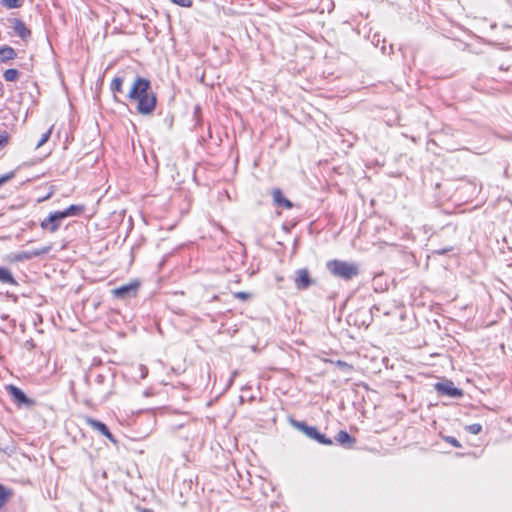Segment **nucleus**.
Here are the masks:
<instances>
[{"mask_svg": "<svg viewBox=\"0 0 512 512\" xmlns=\"http://www.w3.org/2000/svg\"><path fill=\"white\" fill-rule=\"evenodd\" d=\"M62 220L63 217L61 216L60 212L56 211L54 213H50L47 218L41 221L40 226L43 230L54 233L60 228Z\"/></svg>", "mask_w": 512, "mask_h": 512, "instance_id": "nucleus-8", "label": "nucleus"}, {"mask_svg": "<svg viewBox=\"0 0 512 512\" xmlns=\"http://www.w3.org/2000/svg\"><path fill=\"white\" fill-rule=\"evenodd\" d=\"M85 207L83 205H70L63 211H59L63 219L72 216H79L84 212Z\"/></svg>", "mask_w": 512, "mask_h": 512, "instance_id": "nucleus-15", "label": "nucleus"}, {"mask_svg": "<svg viewBox=\"0 0 512 512\" xmlns=\"http://www.w3.org/2000/svg\"><path fill=\"white\" fill-rule=\"evenodd\" d=\"M15 50L7 45H4L0 48V61L1 62H7L9 60H12L16 57Z\"/></svg>", "mask_w": 512, "mask_h": 512, "instance_id": "nucleus-16", "label": "nucleus"}, {"mask_svg": "<svg viewBox=\"0 0 512 512\" xmlns=\"http://www.w3.org/2000/svg\"><path fill=\"white\" fill-rule=\"evenodd\" d=\"M6 391L12 397L14 403L17 405L31 406L34 404V400L27 397V395L15 385H7Z\"/></svg>", "mask_w": 512, "mask_h": 512, "instance_id": "nucleus-7", "label": "nucleus"}, {"mask_svg": "<svg viewBox=\"0 0 512 512\" xmlns=\"http://www.w3.org/2000/svg\"><path fill=\"white\" fill-rule=\"evenodd\" d=\"M0 282L3 284H9L17 286L18 282L14 278L12 272L6 267H0Z\"/></svg>", "mask_w": 512, "mask_h": 512, "instance_id": "nucleus-14", "label": "nucleus"}, {"mask_svg": "<svg viewBox=\"0 0 512 512\" xmlns=\"http://www.w3.org/2000/svg\"><path fill=\"white\" fill-rule=\"evenodd\" d=\"M19 76H20L19 71L17 69H13V68L5 70L3 73L4 79L8 82L16 81L19 78Z\"/></svg>", "mask_w": 512, "mask_h": 512, "instance_id": "nucleus-19", "label": "nucleus"}, {"mask_svg": "<svg viewBox=\"0 0 512 512\" xmlns=\"http://www.w3.org/2000/svg\"><path fill=\"white\" fill-rule=\"evenodd\" d=\"M141 369L145 370V372L142 373V378H145V376L147 374V369L144 366H141Z\"/></svg>", "mask_w": 512, "mask_h": 512, "instance_id": "nucleus-30", "label": "nucleus"}, {"mask_svg": "<svg viewBox=\"0 0 512 512\" xmlns=\"http://www.w3.org/2000/svg\"><path fill=\"white\" fill-rule=\"evenodd\" d=\"M335 365L341 370L343 371L344 373H347L349 374L350 372H352L353 370V366L344 362V361H341V360H338L335 362Z\"/></svg>", "mask_w": 512, "mask_h": 512, "instance_id": "nucleus-21", "label": "nucleus"}, {"mask_svg": "<svg viewBox=\"0 0 512 512\" xmlns=\"http://www.w3.org/2000/svg\"><path fill=\"white\" fill-rule=\"evenodd\" d=\"M49 249H50L49 247H44L42 249L33 250V251H23V252L15 255V260L16 261L29 260V259H32L39 255L47 253L49 251Z\"/></svg>", "mask_w": 512, "mask_h": 512, "instance_id": "nucleus-12", "label": "nucleus"}, {"mask_svg": "<svg viewBox=\"0 0 512 512\" xmlns=\"http://www.w3.org/2000/svg\"><path fill=\"white\" fill-rule=\"evenodd\" d=\"M23 0H1L0 3L8 9L19 8L23 5Z\"/></svg>", "mask_w": 512, "mask_h": 512, "instance_id": "nucleus-20", "label": "nucleus"}, {"mask_svg": "<svg viewBox=\"0 0 512 512\" xmlns=\"http://www.w3.org/2000/svg\"><path fill=\"white\" fill-rule=\"evenodd\" d=\"M326 268L334 277L344 281H350L360 273L358 264L337 259L328 261Z\"/></svg>", "mask_w": 512, "mask_h": 512, "instance_id": "nucleus-2", "label": "nucleus"}, {"mask_svg": "<svg viewBox=\"0 0 512 512\" xmlns=\"http://www.w3.org/2000/svg\"><path fill=\"white\" fill-rule=\"evenodd\" d=\"M450 251H452V248L451 247H447V248L435 250L434 253H436L438 255H444V254H446V253H448Z\"/></svg>", "mask_w": 512, "mask_h": 512, "instance_id": "nucleus-29", "label": "nucleus"}, {"mask_svg": "<svg viewBox=\"0 0 512 512\" xmlns=\"http://www.w3.org/2000/svg\"><path fill=\"white\" fill-rule=\"evenodd\" d=\"M12 28L14 32L24 41H27L31 36L30 29H28L25 23L18 18L12 19Z\"/></svg>", "mask_w": 512, "mask_h": 512, "instance_id": "nucleus-10", "label": "nucleus"}, {"mask_svg": "<svg viewBox=\"0 0 512 512\" xmlns=\"http://www.w3.org/2000/svg\"><path fill=\"white\" fill-rule=\"evenodd\" d=\"M144 512H153V511H151V510H148V509H147V510H145Z\"/></svg>", "mask_w": 512, "mask_h": 512, "instance_id": "nucleus-31", "label": "nucleus"}, {"mask_svg": "<svg viewBox=\"0 0 512 512\" xmlns=\"http://www.w3.org/2000/svg\"><path fill=\"white\" fill-rule=\"evenodd\" d=\"M173 4L179 5L181 7L189 8L193 4V0H170Z\"/></svg>", "mask_w": 512, "mask_h": 512, "instance_id": "nucleus-26", "label": "nucleus"}, {"mask_svg": "<svg viewBox=\"0 0 512 512\" xmlns=\"http://www.w3.org/2000/svg\"><path fill=\"white\" fill-rule=\"evenodd\" d=\"M466 430L471 434H479L482 430V426L478 423L470 424L466 427Z\"/></svg>", "mask_w": 512, "mask_h": 512, "instance_id": "nucleus-23", "label": "nucleus"}, {"mask_svg": "<svg viewBox=\"0 0 512 512\" xmlns=\"http://www.w3.org/2000/svg\"><path fill=\"white\" fill-rule=\"evenodd\" d=\"M234 297L240 299L241 301H247L252 297V294L244 291H239L234 293Z\"/></svg>", "mask_w": 512, "mask_h": 512, "instance_id": "nucleus-24", "label": "nucleus"}, {"mask_svg": "<svg viewBox=\"0 0 512 512\" xmlns=\"http://www.w3.org/2000/svg\"><path fill=\"white\" fill-rule=\"evenodd\" d=\"M435 390L440 395H445L451 398H459L463 395L461 389L454 386L452 381L438 382L435 384Z\"/></svg>", "mask_w": 512, "mask_h": 512, "instance_id": "nucleus-6", "label": "nucleus"}, {"mask_svg": "<svg viewBox=\"0 0 512 512\" xmlns=\"http://www.w3.org/2000/svg\"><path fill=\"white\" fill-rule=\"evenodd\" d=\"M335 440L342 446H345V447H348V448H351L354 443L356 442L355 438L351 437L346 431L344 430H340L336 437H335Z\"/></svg>", "mask_w": 512, "mask_h": 512, "instance_id": "nucleus-13", "label": "nucleus"}, {"mask_svg": "<svg viewBox=\"0 0 512 512\" xmlns=\"http://www.w3.org/2000/svg\"><path fill=\"white\" fill-rule=\"evenodd\" d=\"M127 99L136 103V111L143 116H151L157 106V95L149 79L136 76L127 94Z\"/></svg>", "mask_w": 512, "mask_h": 512, "instance_id": "nucleus-1", "label": "nucleus"}, {"mask_svg": "<svg viewBox=\"0 0 512 512\" xmlns=\"http://www.w3.org/2000/svg\"><path fill=\"white\" fill-rule=\"evenodd\" d=\"M9 142V136L7 133L0 135V149L4 148Z\"/></svg>", "mask_w": 512, "mask_h": 512, "instance_id": "nucleus-27", "label": "nucleus"}, {"mask_svg": "<svg viewBox=\"0 0 512 512\" xmlns=\"http://www.w3.org/2000/svg\"><path fill=\"white\" fill-rule=\"evenodd\" d=\"M315 283L316 281L311 278L308 269L302 268L295 271L294 284L298 290H306Z\"/></svg>", "mask_w": 512, "mask_h": 512, "instance_id": "nucleus-4", "label": "nucleus"}, {"mask_svg": "<svg viewBox=\"0 0 512 512\" xmlns=\"http://www.w3.org/2000/svg\"><path fill=\"white\" fill-rule=\"evenodd\" d=\"M290 423L295 429L302 432L308 438L318 442L319 444L331 445L333 443L330 438H327L324 434L320 433L316 427L309 426L304 421L291 419Z\"/></svg>", "mask_w": 512, "mask_h": 512, "instance_id": "nucleus-3", "label": "nucleus"}, {"mask_svg": "<svg viewBox=\"0 0 512 512\" xmlns=\"http://www.w3.org/2000/svg\"><path fill=\"white\" fill-rule=\"evenodd\" d=\"M272 195H273L274 203L278 207H283L286 209L292 208V206H293L292 202L289 199H287L286 197H284V195L280 189H278V188L274 189L272 192Z\"/></svg>", "mask_w": 512, "mask_h": 512, "instance_id": "nucleus-11", "label": "nucleus"}, {"mask_svg": "<svg viewBox=\"0 0 512 512\" xmlns=\"http://www.w3.org/2000/svg\"><path fill=\"white\" fill-rule=\"evenodd\" d=\"M15 177V172L14 171H11L5 175H2L0 176V187L7 183L8 181H10L11 179H13Z\"/></svg>", "mask_w": 512, "mask_h": 512, "instance_id": "nucleus-25", "label": "nucleus"}, {"mask_svg": "<svg viewBox=\"0 0 512 512\" xmlns=\"http://www.w3.org/2000/svg\"><path fill=\"white\" fill-rule=\"evenodd\" d=\"M12 495L13 492L11 489H8L4 485L0 484V510L4 507Z\"/></svg>", "mask_w": 512, "mask_h": 512, "instance_id": "nucleus-17", "label": "nucleus"}, {"mask_svg": "<svg viewBox=\"0 0 512 512\" xmlns=\"http://www.w3.org/2000/svg\"><path fill=\"white\" fill-rule=\"evenodd\" d=\"M85 422L89 425L93 430L98 431L107 439H109L112 443H116V439L113 434L110 432L107 425L99 420L93 419L91 417H86Z\"/></svg>", "mask_w": 512, "mask_h": 512, "instance_id": "nucleus-9", "label": "nucleus"}, {"mask_svg": "<svg viewBox=\"0 0 512 512\" xmlns=\"http://www.w3.org/2000/svg\"><path fill=\"white\" fill-rule=\"evenodd\" d=\"M446 441L448 443H450L451 445H453L454 447H456V448L461 447V444L459 443V441L456 438L452 437V436L446 437Z\"/></svg>", "mask_w": 512, "mask_h": 512, "instance_id": "nucleus-28", "label": "nucleus"}, {"mask_svg": "<svg viewBox=\"0 0 512 512\" xmlns=\"http://www.w3.org/2000/svg\"><path fill=\"white\" fill-rule=\"evenodd\" d=\"M123 83H124V77H122V76L114 77L112 82H111V86H110L111 91L113 93H121L122 92Z\"/></svg>", "mask_w": 512, "mask_h": 512, "instance_id": "nucleus-18", "label": "nucleus"}, {"mask_svg": "<svg viewBox=\"0 0 512 512\" xmlns=\"http://www.w3.org/2000/svg\"><path fill=\"white\" fill-rule=\"evenodd\" d=\"M51 132H52V127L50 129H48L45 133L42 134L40 140L38 141V143L36 145V148L41 147L49 140V138L51 136Z\"/></svg>", "mask_w": 512, "mask_h": 512, "instance_id": "nucleus-22", "label": "nucleus"}, {"mask_svg": "<svg viewBox=\"0 0 512 512\" xmlns=\"http://www.w3.org/2000/svg\"><path fill=\"white\" fill-rule=\"evenodd\" d=\"M139 282L133 281L131 283L122 285L112 290V294L118 299H130L137 295Z\"/></svg>", "mask_w": 512, "mask_h": 512, "instance_id": "nucleus-5", "label": "nucleus"}]
</instances>
